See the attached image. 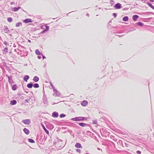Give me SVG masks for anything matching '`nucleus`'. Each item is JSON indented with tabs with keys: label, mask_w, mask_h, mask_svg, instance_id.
<instances>
[{
	"label": "nucleus",
	"mask_w": 154,
	"mask_h": 154,
	"mask_svg": "<svg viewBox=\"0 0 154 154\" xmlns=\"http://www.w3.org/2000/svg\"><path fill=\"white\" fill-rule=\"evenodd\" d=\"M61 142L62 141H61V140H60L59 142Z\"/></svg>",
	"instance_id": "obj_42"
},
{
	"label": "nucleus",
	"mask_w": 154,
	"mask_h": 154,
	"mask_svg": "<svg viewBox=\"0 0 154 154\" xmlns=\"http://www.w3.org/2000/svg\"><path fill=\"white\" fill-rule=\"evenodd\" d=\"M41 125H42V127L43 128V129L46 132V133L47 134H49V131L48 130H47V129L46 128H45V127L44 125L43 124H41Z\"/></svg>",
	"instance_id": "obj_10"
},
{
	"label": "nucleus",
	"mask_w": 154,
	"mask_h": 154,
	"mask_svg": "<svg viewBox=\"0 0 154 154\" xmlns=\"http://www.w3.org/2000/svg\"><path fill=\"white\" fill-rule=\"evenodd\" d=\"M51 85V86L52 88L53 89V91L54 90V89H56L55 88V87L53 86V85L51 83H50Z\"/></svg>",
	"instance_id": "obj_29"
},
{
	"label": "nucleus",
	"mask_w": 154,
	"mask_h": 154,
	"mask_svg": "<svg viewBox=\"0 0 154 154\" xmlns=\"http://www.w3.org/2000/svg\"><path fill=\"white\" fill-rule=\"evenodd\" d=\"M148 5L149 6L151 7H152L153 6V5L150 3H148Z\"/></svg>",
	"instance_id": "obj_35"
},
{
	"label": "nucleus",
	"mask_w": 154,
	"mask_h": 154,
	"mask_svg": "<svg viewBox=\"0 0 154 154\" xmlns=\"http://www.w3.org/2000/svg\"><path fill=\"white\" fill-rule=\"evenodd\" d=\"M29 100H25V102H26L28 103L29 101Z\"/></svg>",
	"instance_id": "obj_37"
},
{
	"label": "nucleus",
	"mask_w": 154,
	"mask_h": 154,
	"mask_svg": "<svg viewBox=\"0 0 154 154\" xmlns=\"http://www.w3.org/2000/svg\"><path fill=\"white\" fill-rule=\"evenodd\" d=\"M58 113L56 112H54L52 114V116L54 117L57 118L58 116Z\"/></svg>",
	"instance_id": "obj_7"
},
{
	"label": "nucleus",
	"mask_w": 154,
	"mask_h": 154,
	"mask_svg": "<svg viewBox=\"0 0 154 154\" xmlns=\"http://www.w3.org/2000/svg\"><path fill=\"white\" fill-rule=\"evenodd\" d=\"M43 100H44V104H47V100L46 98L45 95L44 94L43 96Z\"/></svg>",
	"instance_id": "obj_17"
},
{
	"label": "nucleus",
	"mask_w": 154,
	"mask_h": 154,
	"mask_svg": "<svg viewBox=\"0 0 154 154\" xmlns=\"http://www.w3.org/2000/svg\"><path fill=\"white\" fill-rule=\"evenodd\" d=\"M32 83L31 82L27 85V87L29 88H31L32 87Z\"/></svg>",
	"instance_id": "obj_19"
},
{
	"label": "nucleus",
	"mask_w": 154,
	"mask_h": 154,
	"mask_svg": "<svg viewBox=\"0 0 154 154\" xmlns=\"http://www.w3.org/2000/svg\"><path fill=\"white\" fill-rule=\"evenodd\" d=\"M137 152L138 154H140L141 152L140 151L138 150Z\"/></svg>",
	"instance_id": "obj_36"
},
{
	"label": "nucleus",
	"mask_w": 154,
	"mask_h": 154,
	"mask_svg": "<svg viewBox=\"0 0 154 154\" xmlns=\"http://www.w3.org/2000/svg\"><path fill=\"white\" fill-rule=\"evenodd\" d=\"M85 154H89L88 153H86Z\"/></svg>",
	"instance_id": "obj_43"
},
{
	"label": "nucleus",
	"mask_w": 154,
	"mask_h": 154,
	"mask_svg": "<svg viewBox=\"0 0 154 154\" xmlns=\"http://www.w3.org/2000/svg\"><path fill=\"white\" fill-rule=\"evenodd\" d=\"M19 49H15L14 50V51L15 52H17V53L19 54V52H17V51H18L19 50Z\"/></svg>",
	"instance_id": "obj_28"
},
{
	"label": "nucleus",
	"mask_w": 154,
	"mask_h": 154,
	"mask_svg": "<svg viewBox=\"0 0 154 154\" xmlns=\"http://www.w3.org/2000/svg\"><path fill=\"white\" fill-rule=\"evenodd\" d=\"M113 15L115 17H116L117 16V14L116 13H114L113 14Z\"/></svg>",
	"instance_id": "obj_33"
},
{
	"label": "nucleus",
	"mask_w": 154,
	"mask_h": 154,
	"mask_svg": "<svg viewBox=\"0 0 154 154\" xmlns=\"http://www.w3.org/2000/svg\"><path fill=\"white\" fill-rule=\"evenodd\" d=\"M66 116V115L63 114H61L60 115V118H63L64 117Z\"/></svg>",
	"instance_id": "obj_27"
},
{
	"label": "nucleus",
	"mask_w": 154,
	"mask_h": 154,
	"mask_svg": "<svg viewBox=\"0 0 154 154\" xmlns=\"http://www.w3.org/2000/svg\"><path fill=\"white\" fill-rule=\"evenodd\" d=\"M43 59H44L45 58H45V57L43 56Z\"/></svg>",
	"instance_id": "obj_40"
},
{
	"label": "nucleus",
	"mask_w": 154,
	"mask_h": 154,
	"mask_svg": "<svg viewBox=\"0 0 154 154\" xmlns=\"http://www.w3.org/2000/svg\"><path fill=\"white\" fill-rule=\"evenodd\" d=\"M54 93L53 94V95L55 97H59L60 96V93L56 89H54L53 91Z\"/></svg>",
	"instance_id": "obj_2"
},
{
	"label": "nucleus",
	"mask_w": 154,
	"mask_h": 154,
	"mask_svg": "<svg viewBox=\"0 0 154 154\" xmlns=\"http://www.w3.org/2000/svg\"><path fill=\"white\" fill-rule=\"evenodd\" d=\"M17 89V86L16 85H14L12 87V89L14 91H15Z\"/></svg>",
	"instance_id": "obj_23"
},
{
	"label": "nucleus",
	"mask_w": 154,
	"mask_h": 154,
	"mask_svg": "<svg viewBox=\"0 0 154 154\" xmlns=\"http://www.w3.org/2000/svg\"><path fill=\"white\" fill-rule=\"evenodd\" d=\"M7 20L9 22H11L12 21V19L11 17H8L7 18Z\"/></svg>",
	"instance_id": "obj_26"
},
{
	"label": "nucleus",
	"mask_w": 154,
	"mask_h": 154,
	"mask_svg": "<svg viewBox=\"0 0 154 154\" xmlns=\"http://www.w3.org/2000/svg\"><path fill=\"white\" fill-rule=\"evenodd\" d=\"M38 58L39 59H40L41 58V56H38Z\"/></svg>",
	"instance_id": "obj_38"
},
{
	"label": "nucleus",
	"mask_w": 154,
	"mask_h": 154,
	"mask_svg": "<svg viewBox=\"0 0 154 154\" xmlns=\"http://www.w3.org/2000/svg\"><path fill=\"white\" fill-rule=\"evenodd\" d=\"M12 76H8V82L10 84H12L13 82V81L12 79Z\"/></svg>",
	"instance_id": "obj_6"
},
{
	"label": "nucleus",
	"mask_w": 154,
	"mask_h": 154,
	"mask_svg": "<svg viewBox=\"0 0 154 154\" xmlns=\"http://www.w3.org/2000/svg\"><path fill=\"white\" fill-rule=\"evenodd\" d=\"M28 140L29 142L31 143H33L35 142V141L32 139H28Z\"/></svg>",
	"instance_id": "obj_21"
},
{
	"label": "nucleus",
	"mask_w": 154,
	"mask_h": 154,
	"mask_svg": "<svg viewBox=\"0 0 154 154\" xmlns=\"http://www.w3.org/2000/svg\"><path fill=\"white\" fill-rule=\"evenodd\" d=\"M35 52L36 54L37 55H40L41 54L40 52L38 49L36 50Z\"/></svg>",
	"instance_id": "obj_22"
},
{
	"label": "nucleus",
	"mask_w": 154,
	"mask_h": 154,
	"mask_svg": "<svg viewBox=\"0 0 154 154\" xmlns=\"http://www.w3.org/2000/svg\"><path fill=\"white\" fill-rule=\"evenodd\" d=\"M17 103V101L15 100H13L10 101V104L11 105L16 104Z\"/></svg>",
	"instance_id": "obj_9"
},
{
	"label": "nucleus",
	"mask_w": 154,
	"mask_h": 154,
	"mask_svg": "<svg viewBox=\"0 0 154 154\" xmlns=\"http://www.w3.org/2000/svg\"><path fill=\"white\" fill-rule=\"evenodd\" d=\"M4 52L6 53L8 51V49H4Z\"/></svg>",
	"instance_id": "obj_34"
},
{
	"label": "nucleus",
	"mask_w": 154,
	"mask_h": 154,
	"mask_svg": "<svg viewBox=\"0 0 154 154\" xmlns=\"http://www.w3.org/2000/svg\"><path fill=\"white\" fill-rule=\"evenodd\" d=\"M24 132L26 134H29V131L26 128H24L23 129Z\"/></svg>",
	"instance_id": "obj_12"
},
{
	"label": "nucleus",
	"mask_w": 154,
	"mask_h": 154,
	"mask_svg": "<svg viewBox=\"0 0 154 154\" xmlns=\"http://www.w3.org/2000/svg\"><path fill=\"white\" fill-rule=\"evenodd\" d=\"M88 103V102L85 100H84L81 103V105L83 106H86Z\"/></svg>",
	"instance_id": "obj_4"
},
{
	"label": "nucleus",
	"mask_w": 154,
	"mask_h": 154,
	"mask_svg": "<svg viewBox=\"0 0 154 154\" xmlns=\"http://www.w3.org/2000/svg\"><path fill=\"white\" fill-rule=\"evenodd\" d=\"M33 86L35 88H38L39 87L38 84L37 83L35 84Z\"/></svg>",
	"instance_id": "obj_25"
},
{
	"label": "nucleus",
	"mask_w": 154,
	"mask_h": 154,
	"mask_svg": "<svg viewBox=\"0 0 154 154\" xmlns=\"http://www.w3.org/2000/svg\"><path fill=\"white\" fill-rule=\"evenodd\" d=\"M128 20V18L127 16L125 17L122 19L123 20L125 21H127Z\"/></svg>",
	"instance_id": "obj_18"
},
{
	"label": "nucleus",
	"mask_w": 154,
	"mask_h": 154,
	"mask_svg": "<svg viewBox=\"0 0 154 154\" xmlns=\"http://www.w3.org/2000/svg\"><path fill=\"white\" fill-rule=\"evenodd\" d=\"M21 8L20 7H18L17 8L15 7L12 9V11L14 12H16L20 9Z\"/></svg>",
	"instance_id": "obj_13"
},
{
	"label": "nucleus",
	"mask_w": 154,
	"mask_h": 154,
	"mask_svg": "<svg viewBox=\"0 0 154 154\" xmlns=\"http://www.w3.org/2000/svg\"><path fill=\"white\" fill-rule=\"evenodd\" d=\"M97 149L99 150H100V149L99 148H98Z\"/></svg>",
	"instance_id": "obj_41"
},
{
	"label": "nucleus",
	"mask_w": 154,
	"mask_h": 154,
	"mask_svg": "<svg viewBox=\"0 0 154 154\" xmlns=\"http://www.w3.org/2000/svg\"><path fill=\"white\" fill-rule=\"evenodd\" d=\"M138 24L140 26H142L143 25V23L141 22H138Z\"/></svg>",
	"instance_id": "obj_32"
},
{
	"label": "nucleus",
	"mask_w": 154,
	"mask_h": 154,
	"mask_svg": "<svg viewBox=\"0 0 154 154\" xmlns=\"http://www.w3.org/2000/svg\"><path fill=\"white\" fill-rule=\"evenodd\" d=\"M29 76L28 75H26L23 78V80L27 82V80L29 79Z\"/></svg>",
	"instance_id": "obj_14"
},
{
	"label": "nucleus",
	"mask_w": 154,
	"mask_h": 154,
	"mask_svg": "<svg viewBox=\"0 0 154 154\" xmlns=\"http://www.w3.org/2000/svg\"><path fill=\"white\" fill-rule=\"evenodd\" d=\"M76 151L80 153L81 152V150L80 149H76Z\"/></svg>",
	"instance_id": "obj_31"
},
{
	"label": "nucleus",
	"mask_w": 154,
	"mask_h": 154,
	"mask_svg": "<svg viewBox=\"0 0 154 154\" xmlns=\"http://www.w3.org/2000/svg\"><path fill=\"white\" fill-rule=\"evenodd\" d=\"M75 146L77 148H81L82 147L81 145L79 143H76L75 144Z\"/></svg>",
	"instance_id": "obj_16"
},
{
	"label": "nucleus",
	"mask_w": 154,
	"mask_h": 154,
	"mask_svg": "<svg viewBox=\"0 0 154 154\" xmlns=\"http://www.w3.org/2000/svg\"><path fill=\"white\" fill-rule=\"evenodd\" d=\"M85 118L83 117H75L74 118H73L71 119V120L75 121H82L84 119H85Z\"/></svg>",
	"instance_id": "obj_1"
},
{
	"label": "nucleus",
	"mask_w": 154,
	"mask_h": 154,
	"mask_svg": "<svg viewBox=\"0 0 154 154\" xmlns=\"http://www.w3.org/2000/svg\"><path fill=\"white\" fill-rule=\"evenodd\" d=\"M79 125L82 127H84L86 126V124L84 123H80L79 124Z\"/></svg>",
	"instance_id": "obj_20"
},
{
	"label": "nucleus",
	"mask_w": 154,
	"mask_h": 154,
	"mask_svg": "<svg viewBox=\"0 0 154 154\" xmlns=\"http://www.w3.org/2000/svg\"><path fill=\"white\" fill-rule=\"evenodd\" d=\"M23 22L25 23H31L32 22V20L30 19H26L23 21Z\"/></svg>",
	"instance_id": "obj_8"
},
{
	"label": "nucleus",
	"mask_w": 154,
	"mask_h": 154,
	"mask_svg": "<svg viewBox=\"0 0 154 154\" xmlns=\"http://www.w3.org/2000/svg\"><path fill=\"white\" fill-rule=\"evenodd\" d=\"M92 122L93 124H97V121L96 120H93V121Z\"/></svg>",
	"instance_id": "obj_30"
},
{
	"label": "nucleus",
	"mask_w": 154,
	"mask_h": 154,
	"mask_svg": "<svg viewBox=\"0 0 154 154\" xmlns=\"http://www.w3.org/2000/svg\"><path fill=\"white\" fill-rule=\"evenodd\" d=\"M115 7L117 9H120L121 8V4L119 3H117L115 5Z\"/></svg>",
	"instance_id": "obj_5"
},
{
	"label": "nucleus",
	"mask_w": 154,
	"mask_h": 154,
	"mask_svg": "<svg viewBox=\"0 0 154 154\" xmlns=\"http://www.w3.org/2000/svg\"><path fill=\"white\" fill-rule=\"evenodd\" d=\"M151 7L152 9H154V6H153L152 7Z\"/></svg>",
	"instance_id": "obj_39"
},
{
	"label": "nucleus",
	"mask_w": 154,
	"mask_h": 154,
	"mask_svg": "<svg viewBox=\"0 0 154 154\" xmlns=\"http://www.w3.org/2000/svg\"><path fill=\"white\" fill-rule=\"evenodd\" d=\"M22 24V23L21 22H19L16 23V26L17 27H19V26H21Z\"/></svg>",
	"instance_id": "obj_24"
},
{
	"label": "nucleus",
	"mask_w": 154,
	"mask_h": 154,
	"mask_svg": "<svg viewBox=\"0 0 154 154\" xmlns=\"http://www.w3.org/2000/svg\"><path fill=\"white\" fill-rule=\"evenodd\" d=\"M139 17V16L137 15H135L133 16L132 18L133 20L134 21H136L137 20V19Z\"/></svg>",
	"instance_id": "obj_11"
},
{
	"label": "nucleus",
	"mask_w": 154,
	"mask_h": 154,
	"mask_svg": "<svg viewBox=\"0 0 154 154\" xmlns=\"http://www.w3.org/2000/svg\"><path fill=\"white\" fill-rule=\"evenodd\" d=\"M39 80V78L37 76H35L33 79V80L35 82H38Z\"/></svg>",
	"instance_id": "obj_15"
},
{
	"label": "nucleus",
	"mask_w": 154,
	"mask_h": 154,
	"mask_svg": "<svg viewBox=\"0 0 154 154\" xmlns=\"http://www.w3.org/2000/svg\"><path fill=\"white\" fill-rule=\"evenodd\" d=\"M23 122L25 124L29 125L30 123V121L29 119H27L23 120Z\"/></svg>",
	"instance_id": "obj_3"
}]
</instances>
